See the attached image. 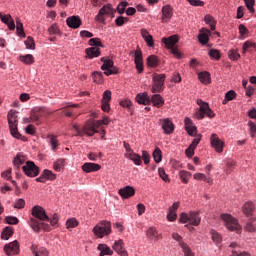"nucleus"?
I'll list each match as a JSON object with an SVG mask.
<instances>
[{
	"label": "nucleus",
	"instance_id": "f257e3e1",
	"mask_svg": "<svg viewBox=\"0 0 256 256\" xmlns=\"http://www.w3.org/2000/svg\"><path fill=\"white\" fill-rule=\"evenodd\" d=\"M33 217L30 218L28 224L35 233L42 231H51V227H57L59 216L54 214L52 219L47 216L45 209L41 206H34L31 210Z\"/></svg>",
	"mask_w": 256,
	"mask_h": 256
},
{
	"label": "nucleus",
	"instance_id": "f03ea898",
	"mask_svg": "<svg viewBox=\"0 0 256 256\" xmlns=\"http://www.w3.org/2000/svg\"><path fill=\"white\" fill-rule=\"evenodd\" d=\"M9 129L12 137L15 139H20L21 141H27L25 136H22L17 129L18 120H17V112L15 110H10L7 115Z\"/></svg>",
	"mask_w": 256,
	"mask_h": 256
},
{
	"label": "nucleus",
	"instance_id": "7ed1b4c3",
	"mask_svg": "<svg viewBox=\"0 0 256 256\" xmlns=\"http://www.w3.org/2000/svg\"><path fill=\"white\" fill-rule=\"evenodd\" d=\"M93 233L98 239H103V237L111 235V222L105 220L101 221L93 228Z\"/></svg>",
	"mask_w": 256,
	"mask_h": 256
},
{
	"label": "nucleus",
	"instance_id": "20e7f679",
	"mask_svg": "<svg viewBox=\"0 0 256 256\" xmlns=\"http://www.w3.org/2000/svg\"><path fill=\"white\" fill-rule=\"evenodd\" d=\"M180 223H189L194 227H197L201 223V217L197 212H190L189 214L183 212L180 214Z\"/></svg>",
	"mask_w": 256,
	"mask_h": 256
},
{
	"label": "nucleus",
	"instance_id": "39448f33",
	"mask_svg": "<svg viewBox=\"0 0 256 256\" xmlns=\"http://www.w3.org/2000/svg\"><path fill=\"white\" fill-rule=\"evenodd\" d=\"M152 81V93H163V90L165 89V74L154 73Z\"/></svg>",
	"mask_w": 256,
	"mask_h": 256
},
{
	"label": "nucleus",
	"instance_id": "423d86ee",
	"mask_svg": "<svg viewBox=\"0 0 256 256\" xmlns=\"http://www.w3.org/2000/svg\"><path fill=\"white\" fill-rule=\"evenodd\" d=\"M221 219L224 221V225L229 231H236V233L241 232V225H239V222L237 219L233 218V216L222 214Z\"/></svg>",
	"mask_w": 256,
	"mask_h": 256
},
{
	"label": "nucleus",
	"instance_id": "0eeeda50",
	"mask_svg": "<svg viewBox=\"0 0 256 256\" xmlns=\"http://www.w3.org/2000/svg\"><path fill=\"white\" fill-rule=\"evenodd\" d=\"M197 105H199L200 107L199 109L200 112L197 115V119H205V115H207V117H210V119L215 117V113L213 112V110H211L207 102L201 99H198Z\"/></svg>",
	"mask_w": 256,
	"mask_h": 256
},
{
	"label": "nucleus",
	"instance_id": "6e6552de",
	"mask_svg": "<svg viewBox=\"0 0 256 256\" xmlns=\"http://www.w3.org/2000/svg\"><path fill=\"white\" fill-rule=\"evenodd\" d=\"M101 61L103 62L101 69L107 77H109V75H117V73H119V68L115 66V62H113V60L101 58Z\"/></svg>",
	"mask_w": 256,
	"mask_h": 256
},
{
	"label": "nucleus",
	"instance_id": "1a4fd4ad",
	"mask_svg": "<svg viewBox=\"0 0 256 256\" xmlns=\"http://www.w3.org/2000/svg\"><path fill=\"white\" fill-rule=\"evenodd\" d=\"M103 125L102 120L98 121H88L86 124L83 126V132L85 135H88V137H93L95 133H99L97 129Z\"/></svg>",
	"mask_w": 256,
	"mask_h": 256
},
{
	"label": "nucleus",
	"instance_id": "9d476101",
	"mask_svg": "<svg viewBox=\"0 0 256 256\" xmlns=\"http://www.w3.org/2000/svg\"><path fill=\"white\" fill-rule=\"evenodd\" d=\"M103 125L102 120L98 121H88L86 124L83 126V132L85 135H88V137H93L95 133H99L97 129Z\"/></svg>",
	"mask_w": 256,
	"mask_h": 256
},
{
	"label": "nucleus",
	"instance_id": "9b49d317",
	"mask_svg": "<svg viewBox=\"0 0 256 256\" xmlns=\"http://www.w3.org/2000/svg\"><path fill=\"white\" fill-rule=\"evenodd\" d=\"M116 12L117 10L113 9L111 4H106L99 10L98 15L96 16V21H99V23H105L104 15H114Z\"/></svg>",
	"mask_w": 256,
	"mask_h": 256
},
{
	"label": "nucleus",
	"instance_id": "f8f14e48",
	"mask_svg": "<svg viewBox=\"0 0 256 256\" xmlns=\"http://www.w3.org/2000/svg\"><path fill=\"white\" fill-rule=\"evenodd\" d=\"M22 169L27 177H37L39 175V168L33 161H27Z\"/></svg>",
	"mask_w": 256,
	"mask_h": 256
},
{
	"label": "nucleus",
	"instance_id": "ddd939ff",
	"mask_svg": "<svg viewBox=\"0 0 256 256\" xmlns=\"http://www.w3.org/2000/svg\"><path fill=\"white\" fill-rule=\"evenodd\" d=\"M159 125H161L165 135H171L175 131V124L169 118L160 119Z\"/></svg>",
	"mask_w": 256,
	"mask_h": 256
},
{
	"label": "nucleus",
	"instance_id": "4468645a",
	"mask_svg": "<svg viewBox=\"0 0 256 256\" xmlns=\"http://www.w3.org/2000/svg\"><path fill=\"white\" fill-rule=\"evenodd\" d=\"M4 252L8 256L19 255V242L14 240L4 246Z\"/></svg>",
	"mask_w": 256,
	"mask_h": 256
},
{
	"label": "nucleus",
	"instance_id": "2eb2a0df",
	"mask_svg": "<svg viewBox=\"0 0 256 256\" xmlns=\"http://www.w3.org/2000/svg\"><path fill=\"white\" fill-rule=\"evenodd\" d=\"M210 143L212 147L215 149L216 153H223V147L225 143L221 139H219V136H217V134L211 135Z\"/></svg>",
	"mask_w": 256,
	"mask_h": 256
},
{
	"label": "nucleus",
	"instance_id": "dca6fc26",
	"mask_svg": "<svg viewBox=\"0 0 256 256\" xmlns=\"http://www.w3.org/2000/svg\"><path fill=\"white\" fill-rule=\"evenodd\" d=\"M57 176L51 170L45 169L40 177L36 178L37 183H46V181H55Z\"/></svg>",
	"mask_w": 256,
	"mask_h": 256
},
{
	"label": "nucleus",
	"instance_id": "f3484780",
	"mask_svg": "<svg viewBox=\"0 0 256 256\" xmlns=\"http://www.w3.org/2000/svg\"><path fill=\"white\" fill-rule=\"evenodd\" d=\"M134 57V63L138 73H143V53L141 50H136Z\"/></svg>",
	"mask_w": 256,
	"mask_h": 256
},
{
	"label": "nucleus",
	"instance_id": "a211bd4d",
	"mask_svg": "<svg viewBox=\"0 0 256 256\" xmlns=\"http://www.w3.org/2000/svg\"><path fill=\"white\" fill-rule=\"evenodd\" d=\"M112 249H114V251L120 256H129V254H127V250H125V244L121 239L114 242Z\"/></svg>",
	"mask_w": 256,
	"mask_h": 256
},
{
	"label": "nucleus",
	"instance_id": "6ab92c4d",
	"mask_svg": "<svg viewBox=\"0 0 256 256\" xmlns=\"http://www.w3.org/2000/svg\"><path fill=\"white\" fill-rule=\"evenodd\" d=\"M66 24L71 29H79L81 27L82 21L79 16H70L66 19Z\"/></svg>",
	"mask_w": 256,
	"mask_h": 256
},
{
	"label": "nucleus",
	"instance_id": "aec40b11",
	"mask_svg": "<svg viewBox=\"0 0 256 256\" xmlns=\"http://www.w3.org/2000/svg\"><path fill=\"white\" fill-rule=\"evenodd\" d=\"M162 43H164L166 49H173L179 43V36L172 35L168 38H162Z\"/></svg>",
	"mask_w": 256,
	"mask_h": 256
},
{
	"label": "nucleus",
	"instance_id": "412c9836",
	"mask_svg": "<svg viewBox=\"0 0 256 256\" xmlns=\"http://www.w3.org/2000/svg\"><path fill=\"white\" fill-rule=\"evenodd\" d=\"M30 251L34 256H49V250H47V248L45 247L39 248V246H37L36 244L31 245Z\"/></svg>",
	"mask_w": 256,
	"mask_h": 256
},
{
	"label": "nucleus",
	"instance_id": "4be33fe9",
	"mask_svg": "<svg viewBox=\"0 0 256 256\" xmlns=\"http://www.w3.org/2000/svg\"><path fill=\"white\" fill-rule=\"evenodd\" d=\"M184 123L188 135H190V137H197V127L193 125L191 118H185Z\"/></svg>",
	"mask_w": 256,
	"mask_h": 256
},
{
	"label": "nucleus",
	"instance_id": "5701e85b",
	"mask_svg": "<svg viewBox=\"0 0 256 256\" xmlns=\"http://www.w3.org/2000/svg\"><path fill=\"white\" fill-rule=\"evenodd\" d=\"M118 193L122 199H129L135 195V188L131 186H125L124 188H121Z\"/></svg>",
	"mask_w": 256,
	"mask_h": 256
},
{
	"label": "nucleus",
	"instance_id": "b1692460",
	"mask_svg": "<svg viewBox=\"0 0 256 256\" xmlns=\"http://www.w3.org/2000/svg\"><path fill=\"white\" fill-rule=\"evenodd\" d=\"M101 169V165L91 163V162H86L82 165V170L84 173H94L95 171H99Z\"/></svg>",
	"mask_w": 256,
	"mask_h": 256
},
{
	"label": "nucleus",
	"instance_id": "393cba45",
	"mask_svg": "<svg viewBox=\"0 0 256 256\" xmlns=\"http://www.w3.org/2000/svg\"><path fill=\"white\" fill-rule=\"evenodd\" d=\"M146 237L148 239H150L151 241H159V239H162L163 236L161 234H159V232L157 231V229H155L154 227H150L147 231H146Z\"/></svg>",
	"mask_w": 256,
	"mask_h": 256
},
{
	"label": "nucleus",
	"instance_id": "a878e982",
	"mask_svg": "<svg viewBox=\"0 0 256 256\" xmlns=\"http://www.w3.org/2000/svg\"><path fill=\"white\" fill-rule=\"evenodd\" d=\"M171 17H173V8L171 6L166 5L162 7V22L167 23L170 21Z\"/></svg>",
	"mask_w": 256,
	"mask_h": 256
},
{
	"label": "nucleus",
	"instance_id": "bb28decb",
	"mask_svg": "<svg viewBox=\"0 0 256 256\" xmlns=\"http://www.w3.org/2000/svg\"><path fill=\"white\" fill-rule=\"evenodd\" d=\"M209 35H211V30L202 28L201 33L198 35V41L201 45H207L209 43Z\"/></svg>",
	"mask_w": 256,
	"mask_h": 256
},
{
	"label": "nucleus",
	"instance_id": "cd10ccee",
	"mask_svg": "<svg viewBox=\"0 0 256 256\" xmlns=\"http://www.w3.org/2000/svg\"><path fill=\"white\" fill-rule=\"evenodd\" d=\"M136 101H137V103H139V105H150L151 104V98L149 97V94H147L146 92L137 94Z\"/></svg>",
	"mask_w": 256,
	"mask_h": 256
},
{
	"label": "nucleus",
	"instance_id": "c85d7f7f",
	"mask_svg": "<svg viewBox=\"0 0 256 256\" xmlns=\"http://www.w3.org/2000/svg\"><path fill=\"white\" fill-rule=\"evenodd\" d=\"M150 103H153L154 107H163L165 105V100L161 97L160 94H154L150 98Z\"/></svg>",
	"mask_w": 256,
	"mask_h": 256
},
{
	"label": "nucleus",
	"instance_id": "c756f323",
	"mask_svg": "<svg viewBox=\"0 0 256 256\" xmlns=\"http://www.w3.org/2000/svg\"><path fill=\"white\" fill-rule=\"evenodd\" d=\"M85 53L89 59H94V57H99L101 55V50L97 47L87 48Z\"/></svg>",
	"mask_w": 256,
	"mask_h": 256
},
{
	"label": "nucleus",
	"instance_id": "7c9ffc66",
	"mask_svg": "<svg viewBox=\"0 0 256 256\" xmlns=\"http://www.w3.org/2000/svg\"><path fill=\"white\" fill-rule=\"evenodd\" d=\"M198 79L203 85H209V83H211V74L207 71L200 72L198 74Z\"/></svg>",
	"mask_w": 256,
	"mask_h": 256
},
{
	"label": "nucleus",
	"instance_id": "2f4dec72",
	"mask_svg": "<svg viewBox=\"0 0 256 256\" xmlns=\"http://www.w3.org/2000/svg\"><path fill=\"white\" fill-rule=\"evenodd\" d=\"M97 249L100 251L99 256L113 255V250L107 244H99Z\"/></svg>",
	"mask_w": 256,
	"mask_h": 256
},
{
	"label": "nucleus",
	"instance_id": "473e14b6",
	"mask_svg": "<svg viewBox=\"0 0 256 256\" xmlns=\"http://www.w3.org/2000/svg\"><path fill=\"white\" fill-rule=\"evenodd\" d=\"M14 229L11 226H7L3 229L1 233V239L8 241L10 237H13Z\"/></svg>",
	"mask_w": 256,
	"mask_h": 256
},
{
	"label": "nucleus",
	"instance_id": "72a5a7b5",
	"mask_svg": "<svg viewBox=\"0 0 256 256\" xmlns=\"http://www.w3.org/2000/svg\"><path fill=\"white\" fill-rule=\"evenodd\" d=\"M19 59L24 65H33L35 63V57L31 54L21 55Z\"/></svg>",
	"mask_w": 256,
	"mask_h": 256
},
{
	"label": "nucleus",
	"instance_id": "f704fd0d",
	"mask_svg": "<svg viewBox=\"0 0 256 256\" xmlns=\"http://www.w3.org/2000/svg\"><path fill=\"white\" fill-rule=\"evenodd\" d=\"M253 211H255V205H253V202H248L244 204L243 206L244 215H247V217H249V215H253Z\"/></svg>",
	"mask_w": 256,
	"mask_h": 256
},
{
	"label": "nucleus",
	"instance_id": "c9c22d12",
	"mask_svg": "<svg viewBox=\"0 0 256 256\" xmlns=\"http://www.w3.org/2000/svg\"><path fill=\"white\" fill-rule=\"evenodd\" d=\"M127 159H130V161H133V163H135L136 165H142L143 160L141 159V155L132 152L131 154H129L128 156H126Z\"/></svg>",
	"mask_w": 256,
	"mask_h": 256
},
{
	"label": "nucleus",
	"instance_id": "e433bc0d",
	"mask_svg": "<svg viewBox=\"0 0 256 256\" xmlns=\"http://www.w3.org/2000/svg\"><path fill=\"white\" fill-rule=\"evenodd\" d=\"M247 51H256V44L251 41H246L243 44V54H245Z\"/></svg>",
	"mask_w": 256,
	"mask_h": 256
},
{
	"label": "nucleus",
	"instance_id": "4c0bfd02",
	"mask_svg": "<svg viewBox=\"0 0 256 256\" xmlns=\"http://www.w3.org/2000/svg\"><path fill=\"white\" fill-rule=\"evenodd\" d=\"M179 177L182 181V183H189V179H191V172L182 170L179 172Z\"/></svg>",
	"mask_w": 256,
	"mask_h": 256
},
{
	"label": "nucleus",
	"instance_id": "58836bf2",
	"mask_svg": "<svg viewBox=\"0 0 256 256\" xmlns=\"http://www.w3.org/2000/svg\"><path fill=\"white\" fill-rule=\"evenodd\" d=\"M237 97V93H235V91L230 90L225 94V99L223 100V105H227V103H229V101H233V99H235Z\"/></svg>",
	"mask_w": 256,
	"mask_h": 256
},
{
	"label": "nucleus",
	"instance_id": "ea45409f",
	"mask_svg": "<svg viewBox=\"0 0 256 256\" xmlns=\"http://www.w3.org/2000/svg\"><path fill=\"white\" fill-rule=\"evenodd\" d=\"M210 235L212 237V241L216 244L219 245V243H221V241H223V237H221V234H219L217 231L215 230H211L210 231Z\"/></svg>",
	"mask_w": 256,
	"mask_h": 256
},
{
	"label": "nucleus",
	"instance_id": "a19ab883",
	"mask_svg": "<svg viewBox=\"0 0 256 256\" xmlns=\"http://www.w3.org/2000/svg\"><path fill=\"white\" fill-rule=\"evenodd\" d=\"M147 65L148 67H157L159 65V59L155 55H150L147 58Z\"/></svg>",
	"mask_w": 256,
	"mask_h": 256
},
{
	"label": "nucleus",
	"instance_id": "79ce46f5",
	"mask_svg": "<svg viewBox=\"0 0 256 256\" xmlns=\"http://www.w3.org/2000/svg\"><path fill=\"white\" fill-rule=\"evenodd\" d=\"M48 139H50V145L53 151L57 150V147L59 146V141L57 140V136L49 134Z\"/></svg>",
	"mask_w": 256,
	"mask_h": 256
},
{
	"label": "nucleus",
	"instance_id": "37998d69",
	"mask_svg": "<svg viewBox=\"0 0 256 256\" xmlns=\"http://www.w3.org/2000/svg\"><path fill=\"white\" fill-rule=\"evenodd\" d=\"M153 158L155 163H161L163 159V153L161 152V149L156 148L153 152Z\"/></svg>",
	"mask_w": 256,
	"mask_h": 256
},
{
	"label": "nucleus",
	"instance_id": "c03bdc74",
	"mask_svg": "<svg viewBox=\"0 0 256 256\" xmlns=\"http://www.w3.org/2000/svg\"><path fill=\"white\" fill-rule=\"evenodd\" d=\"M208 55L211 59H215L216 61L221 59V52L217 49H210Z\"/></svg>",
	"mask_w": 256,
	"mask_h": 256
},
{
	"label": "nucleus",
	"instance_id": "a18cd8bd",
	"mask_svg": "<svg viewBox=\"0 0 256 256\" xmlns=\"http://www.w3.org/2000/svg\"><path fill=\"white\" fill-rule=\"evenodd\" d=\"M127 7H129V2L122 1L118 4L116 11L119 13V15H123Z\"/></svg>",
	"mask_w": 256,
	"mask_h": 256
},
{
	"label": "nucleus",
	"instance_id": "49530a36",
	"mask_svg": "<svg viewBox=\"0 0 256 256\" xmlns=\"http://www.w3.org/2000/svg\"><path fill=\"white\" fill-rule=\"evenodd\" d=\"M27 161V158L21 154H17V156L14 158V165L16 167H19L20 165H23Z\"/></svg>",
	"mask_w": 256,
	"mask_h": 256
},
{
	"label": "nucleus",
	"instance_id": "de8ad7c7",
	"mask_svg": "<svg viewBox=\"0 0 256 256\" xmlns=\"http://www.w3.org/2000/svg\"><path fill=\"white\" fill-rule=\"evenodd\" d=\"M180 247L183 250L184 256H194L191 248L185 242H181Z\"/></svg>",
	"mask_w": 256,
	"mask_h": 256
},
{
	"label": "nucleus",
	"instance_id": "09e8293b",
	"mask_svg": "<svg viewBox=\"0 0 256 256\" xmlns=\"http://www.w3.org/2000/svg\"><path fill=\"white\" fill-rule=\"evenodd\" d=\"M79 225V222L75 218H71L66 221V229H75Z\"/></svg>",
	"mask_w": 256,
	"mask_h": 256
},
{
	"label": "nucleus",
	"instance_id": "8fccbe9b",
	"mask_svg": "<svg viewBox=\"0 0 256 256\" xmlns=\"http://www.w3.org/2000/svg\"><path fill=\"white\" fill-rule=\"evenodd\" d=\"M253 221V219H249L246 223L245 230L248 231V233H255L256 227Z\"/></svg>",
	"mask_w": 256,
	"mask_h": 256
},
{
	"label": "nucleus",
	"instance_id": "3c124183",
	"mask_svg": "<svg viewBox=\"0 0 256 256\" xmlns=\"http://www.w3.org/2000/svg\"><path fill=\"white\" fill-rule=\"evenodd\" d=\"M129 21L128 17H123V16H118L115 19V23L117 25V27H123V25H125V23H127Z\"/></svg>",
	"mask_w": 256,
	"mask_h": 256
},
{
	"label": "nucleus",
	"instance_id": "603ef678",
	"mask_svg": "<svg viewBox=\"0 0 256 256\" xmlns=\"http://www.w3.org/2000/svg\"><path fill=\"white\" fill-rule=\"evenodd\" d=\"M43 113H45V111L41 110L40 112L33 114L31 116V120L34 121V123H36L37 125H39L41 123L40 119L44 115Z\"/></svg>",
	"mask_w": 256,
	"mask_h": 256
},
{
	"label": "nucleus",
	"instance_id": "864d4df0",
	"mask_svg": "<svg viewBox=\"0 0 256 256\" xmlns=\"http://www.w3.org/2000/svg\"><path fill=\"white\" fill-rule=\"evenodd\" d=\"M65 167V160L64 159H58L56 162H54V170L61 171Z\"/></svg>",
	"mask_w": 256,
	"mask_h": 256
},
{
	"label": "nucleus",
	"instance_id": "5fc2aeb1",
	"mask_svg": "<svg viewBox=\"0 0 256 256\" xmlns=\"http://www.w3.org/2000/svg\"><path fill=\"white\" fill-rule=\"evenodd\" d=\"M158 175L162 178V181H165V183H169L171 180L169 179V176L167 173H165V169L159 168L158 169Z\"/></svg>",
	"mask_w": 256,
	"mask_h": 256
},
{
	"label": "nucleus",
	"instance_id": "6e6d98bb",
	"mask_svg": "<svg viewBox=\"0 0 256 256\" xmlns=\"http://www.w3.org/2000/svg\"><path fill=\"white\" fill-rule=\"evenodd\" d=\"M16 31L18 35H25V32L23 30V23H21V19H16Z\"/></svg>",
	"mask_w": 256,
	"mask_h": 256
},
{
	"label": "nucleus",
	"instance_id": "4d7b16f0",
	"mask_svg": "<svg viewBox=\"0 0 256 256\" xmlns=\"http://www.w3.org/2000/svg\"><path fill=\"white\" fill-rule=\"evenodd\" d=\"M228 56L232 61H237L241 58V54H239L236 50H230L228 52Z\"/></svg>",
	"mask_w": 256,
	"mask_h": 256
},
{
	"label": "nucleus",
	"instance_id": "13d9d810",
	"mask_svg": "<svg viewBox=\"0 0 256 256\" xmlns=\"http://www.w3.org/2000/svg\"><path fill=\"white\" fill-rule=\"evenodd\" d=\"M89 45L91 47H103V43H101V39L99 38H92L89 40Z\"/></svg>",
	"mask_w": 256,
	"mask_h": 256
},
{
	"label": "nucleus",
	"instance_id": "bf43d9fd",
	"mask_svg": "<svg viewBox=\"0 0 256 256\" xmlns=\"http://www.w3.org/2000/svg\"><path fill=\"white\" fill-rule=\"evenodd\" d=\"M245 5L247 9L250 11V13H255V0H244Z\"/></svg>",
	"mask_w": 256,
	"mask_h": 256
},
{
	"label": "nucleus",
	"instance_id": "052dcab7",
	"mask_svg": "<svg viewBox=\"0 0 256 256\" xmlns=\"http://www.w3.org/2000/svg\"><path fill=\"white\" fill-rule=\"evenodd\" d=\"M92 75L94 83H103V73L94 72Z\"/></svg>",
	"mask_w": 256,
	"mask_h": 256
},
{
	"label": "nucleus",
	"instance_id": "680f3d73",
	"mask_svg": "<svg viewBox=\"0 0 256 256\" xmlns=\"http://www.w3.org/2000/svg\"><path fill=\"white\" fill-rule=\"evenodd\" d=\"M26 48L28 49H35V40H33V37L29 36L25 41Z\"/></svg>",
	"mask_w": 256,
	"mask_h": 256
},
{
	"label": "nucleus",
	"instance_id": "e2e57ef3",
	"mask_svg": "<svg viewBox=\"0 0 256 256\" xmlns=\"http://www.w3.org/2000/svg\"><path fill=\"white\" fill-rule=\"evenodd\" d=\"M5 221L8 223V225H17V223H19V218L15 216H7Z\"/></svg>",
	"mask_w": 256,
	"mask_h": 256
},
{
	"label": "nucleus",
	"instance_id": "0e129e2a",
	"mask_svg": "<svg viewBox=\"0 0 256 256\" xmlns=\"http://www.w3.org/2000/svg\"><path fill=\"white\" fill-rule=\"evenodd\" d=\"M49 34L50 35H59L61 31L59 30V26L57 24H53L49 29Z\"/></svg>",
	"mask_w": 256,
	"mask_h": 256
},
{
	"label": "nucleus",
	"instance_id": "69168bd1",
	"mask_svg": "<svg viewBox=\"0 0 256 256\" xmlns=\"http://www.w3.org/2000/svg\"><path fill=\"white\" fill-rule=\"evenodd\" d=\"M14 209H25V200L23 198L16 200Z\"/></svg>",
	"mask_w": 256,
	"mask_h": 256
},
{
	"label": "nucleus",
	"instance_id": "338daca9",
	"mask_svg": "<svg viewBox=\"0 0 256 256\" xmlns=\"http://www.w3.org/2000/svg\"><path fill=\"white\" fill-rule=\"evenodd\" d=\"M142 159H143L145 165H149V163L151 161V156L149 155V152L143 150L142 151Z\"/></svg>",
	"mask_w": 256,
	"mask_h": 256
},
{
	"label": "nucleus",
	"instance_id": "774afa93",
	"mask_svg": "<svg viewBox=\"0 0 256 256\" xmlns=\"http://www.w3.org/2000/svg\"><path fill=\"white\" fill-rule=\"evenodd\" d=\"M109 101H111V92L109 90H106L103 93L102 102L109 103Z\"/></svg>",
	"mask_w": 256,
	"mask_h": 256
}]
</instances>
